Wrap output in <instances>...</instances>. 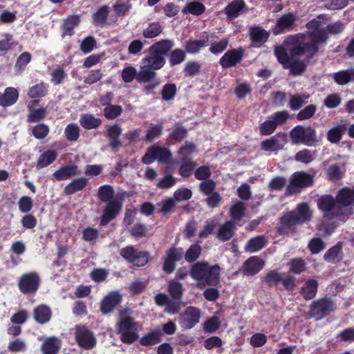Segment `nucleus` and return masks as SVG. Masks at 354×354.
<instances>
[{"label":"nucleus","mask_w":354,"mask_h":354,"mask_svg":"<svg viewBox=\"0 0 354 354\" xmlns=\"http://www.w3.org/2000/svg\"><path fill=\"white\" fill-rule=\"evenodd\" d=\"M284 68H289L292 74L297 75L301 74L305 70L306 65L302 61L290 59L288 61V64H286Z\"/></svg>","instance_id":"8fccbe9b"},{"label":"nucleus","mask_w":354,"mask_h":354,"mask_svg":"<svg viewBox=\"0 0 354 354\" xmlns=\"http://www.w3.org/2000/svg\"><path fill=\"white\" fill-rule=\"evenodd\" d=\"M308 248L311 254H317L325 248V244L320 238H313L309 241Z\"/></svg>","instance_id":"6e6d98bb"},{"label":"nucleus","mask_w":354,"mask_h":354,"mask_svg":"<svg viewBox=\"0 0 354 354\" xmlns=\"http://www.w3.org/2000/svg\"><path fill=\"white\" fill-rule=\"evenodd\" d=\"M307 28L313 29L309 31L307 37H292L289 39L290 42L298 43L292 49L293 55H304L307 58L312 57L317 51L319 44L325 43L327 39V32L337 35L344 30V25L340 21L329 24L326 28L320 27V21L313 20L308 23Z\"/></svg>","instance_id":"f257e3e1"},{"label":"nucleus","mask_w":354,"mask_h":354,"mask_svg":"<svg viewBox=\"0 0 354 354\" xmlns=\"http://www.w3.org/2000/svg\"><path fill=\"white\" fill-rule=\"evenodd\" d=\"M309 94L306 93L291 95L289 98V106L292 110H299L308 102Z\"/></svg>","instance_id":"473e14b6"},{"label":"nucleus","mask_w":354,"mask_h":354,"mask_svg":"<svg viewBox=\"0 0 354 354\" xmlns=\"http://www.w3.org/2000/svg\"><path fill=\"white\" fill-rule=\"evenodd\" d=\"M117 333L121 342L126 344H131L139 338L138 323L132 317L127 315V310H120L119 312Z\"/></svg>","instance_id":"20e7f679"},{"label":"nucleus","mask_w":354,"mask_h":354,"mask_svg":"<svg viewBox=\"0 0 354 354\" xmlns=\"http://www.w3.org/2000/svg\"><path fill=\"white\" fill-rule=\"evenodd\" d=\"M122 78L125 83H130L136 79L140 83H150V82H142L138 80L139 71L132 66H128L122 71Z\"/></svg>","instance_id":"4c0bfd02"},{"label":"nucleus","mask_w":354,"mask_h":354,"mask_svg":"<svg viewBox=\"0 0 354 354\" xmlns=\"http://www.w3.org/2000/svg\"><path fill=\"white\" fill-rule=\"evenodd\" d=\"M21 224L24 228L32 230L36 227L37 220L33 214H26L21 219Z\"/></svg>","instance_id":"0e129e2a"},{"label":"nucleus","mask_w":354,"mask_h":354,"mask_svg":"<svg viewBox=\"0 0 354 354\" xmlns=\"http://www.w3.org/2000/svg\"><path fill=\"white\" fill-rule=\"evenodd\" d=\"M221 326V321L217 316H212L203 323V329L206 333H214Z\"/></svg>","instance_id":"49530a36"},{"label":"nucleus","mask_w":354,"mask_h":354,"mask_svg":"<svg viewBox=\"0 0 354 354\" xmlns=\"http://www.w3.org/2000/svg\"><path fill=\"white\" fill-rule=\"evenodd\" d=\"M106 205L103 209V214L100 217V225L106 226L111 221L115 219L121 213L123 206V198L120 196H115V199L105 203Z\"/></svg>","instance_id":"f8f14e48"},{"label":"nucleus","mask_w":354,"mask_h":354,"mask_svg":"<svg viewBox=\"0 0 354 354\" xmlns=\"http://www.w3.org/2000/svg\"><path fill=\"white\" fill-rule=\"evenodd\" d=\"M109 14L108 6L101 7L93 15L94 23L100 26H103L106 24L107 16Z\"/></svg>","instance_id":"c03bdc74"},{"label":"nucleus","mask_w":354,"mask_h":354,"mask_svg":"<svg viewBox=\"0 0 354 354\" xmlns=\"http://www.w3.org/2000/svg\"><path fill=\"white\" fill-rule=\"evenodd\" d=\"M29 114L27 121L29 122H37L46 118L48 111L46 108L33 109L30 104L28 105Z\"/></svg>","instance_id":"58836bf2"},{"label":"nucleus","mask_w":354,"mask_h":354,"mask_svg":"<svg viewBox=\"0 0 354 354\" xmlns=\"http://www.w3.org/2000/svg\"><path fill=\"white\" fill-rule=\"evenodd\" d=\"M52 312L50 308L46 305H39L35 308L33 310V317L35 320L44 324L48 322L51 318Z\"/></svg>","instance_id":"393cba45"},{"label":"nucleus","mask_w":354,"mask_h":354,"mask_svg":"<svg viewBox=\"0 0 354 354\" xmlns=\"http://www.w3.org/2000/svg\"><path fill=\"white\" fill-rule=\"evenodd\" d=\"M66 139L69 141H76L80 136V127L77 124L71 123L64 130Z\"/></svg>","instance_id":"3c124183"},{"label":"nucleus","mask_w":354,"mask_h":354,"mask_svg":"<svg viewBox=\"0 0 354 354\" xmlns=\"http://www.w3.org/2000/svg\"><path fill=\"white\" fill-rule=\"evenodd\" d=\"M80 123L85 129H92L98 127L102 123V120L91 114H82L80 118Z\"/></svg>","instance_id":"2f4dec72"},{"label":"nucleus","mask_w":354,"mask_h":354,"mask_svg":"<svg viewBox=\"0 0 354 354\" xmlns=\"http://www.w3.org/2000/svg\"><path fill=\"white\" fill-rule=\"evenodd\" d=\"M313 183V177L310 174L304 171L295 172L291 176L290 182L286 190L290 194H293L296 192L295 188L307 187Z\"/></svg>","instance_id":"ddd939ff"},{"label":"nucleus","mask_w":354,"mask_h":354,"mask_svg":"<svg viewBox=\"0 0 354 354\" xmlns=\"http://www.w3.org/2000/svg\"><path fill=\"white\" fill-rule=\"evenodd\" d=\"M276 129V125L269 116L268 120L260 125L259 131L261 135L269 136L273 133Z\"/></svg>","instance_id":"052dcab7"},{"label":"nucleus","mask_w":354,"mask_h":354,"mask_svg":"<svg viewBox=\"0 0 354 354\" xmlns=\"http://www.w3.org/2000/svg\"><path fill=\"white\" fill-rule=\"evenodd\" d=\"M206 196L207 198L205 199V202L210 208H215L218 207L222 201L221 196L217 192H214Z\"/></svg>","instance_id":"69168bd1"},{"label":"nucleus","mask_w":354,"mask_h":354,"mask_svg":"<svg viewBox=\"0 0 354 354\" xmlns=\"http://www.w3.org/2000/svg\"><path fill=\"white\" fill-rule=\"evenodd\" d=\"M342 247L339 243L328 249L324 255V259L327 262L335 263L341 259Z\"/></svg>","instance_id":"f704fd0d"},{"label":"nucleus","mask_w":354,"mask_h":354,"mask_svg":"<svg viewBox=\"0 0 354 354\" xmlns=\"http://www.w3.org/2000/svg\"><path fill=\"white\" fill-rule=\"evenodd\" d=\"M122 295L118 290L109 292L100 302V310L104 315H108L121 304Z\"/></svg>","instance_id":"4468645a"},{"label":"nucleus","mask_w":354,"mask_h":354,"mask_svg":"<svg viewBox=\"0 0 354 354\" xmlns=\"http://www.w3.org/2000/svg\"><path fill=\"white\" fill-rule=\"evenodd\" d=\"M18 91L16 88L8 87L4 93H0V105L8 106L15 104L18 99Z\"/></svg>","instance_id":"c85d7f7f"},{"label":"nucleus","mask_w":354,"mask_h":354,"mask_svg":"<svg viewBox=\"0 0 354 354\" xmlns=\"http://www.w3.org/2000/svg\"><path fill=\"white\" fill-rule=\"evenodd\" d=\"M168 292L174 300H180L183 297V286L181 283L173 279L169 282Z\"/></svg>","instance_id":"ea45409f"},{"label":"nucleus","mask_w":354,"mask_h":354,"mask_svg":"<svg viewBox=\"0 0 354 354\" xmlns=\"http://www.w3.org/2000/svg\"><path fill=\"white\" fill-rule=\"evenodd\" d=\"M162 336L160 330H153L141 337L140 344L144 346L155 345L162 341Z\"/></svg>","instance_id":"c9c22d12"},{"label":"nucleus","mask_w":354,"mask_h":354,"mask_svg":"<svg viewBox=\"0 0 354 354\" xmlns=\"http://www.w3.org/2000/svg\"><path fill=\"white\" fill-rule=\"evenodd\" d=\"M241 53L236 50L227 52L220 59V64L224 68H228L236 65L241 59Z\"/></svg>","instance_id":"bb28decb"},{"label":"nucleus","mask_w":354,"mask_h":354,"mask_svg":"<svg viewBox=\"0 0 354 354\" xmlns=\"http://www.w3.org/2000/svg\"><path fill=\"white\" fill-rule=\"evenodd\" d=\"M33 207L32 199L28 196H21L18 201V207L21 213L28 214Z\"/></svg>","instance_id":"603ef678"},{"label":"nucleus","mask_w":354,"mask_h":354,"mask_svg":"<svg viewBox=\"0 0 354 354\" xmlns=\"http://www.w3.org/2000/svg\"><path fill=\"white\" fill-rule=\"evenodd\" d=\"M235 224L232 221H226L218 230L217 238L221 241H229L234 234Z\"/></svg>","instance_id":"c756f323"},{"label":"nucleus","mask_w":354,"mask_h":354,"mask_svg":"<svg viewBox=\"0 0 354 354\" xmlns=\"http://www.w3.org/2000/svg\"><path fill=\"white\" fill-rule=\"evenodd\" d=\"M121 134L122 129L117 124L109 127L107 129V135L110 139V145L113 148V153H115L117 149L121 146V142L119 140Z\"/></svg>","instance_id":"a878e982"},{"label":"nucleus","mask_w":354,"mask_h":354,"mask_svg":"<svg viewBox=\"0 0 354 354\" xmlns=\"http://www.w3.org/2000/svg\"><path fill=\"white\" fill-rule=\"evenodd\" d=\"M333 79L339 85H345L351 81H354V68L335 73Z\"/></svg>","instance_id":"72a5a7b5"},{"label":"nucleus","mask_w":354,"mask_h":354,"mask_svg":"<svg viewBox=\"0 0 354 354\" xmlns=\"http://www.w3.org/2000/svg\"><path fill=\"white\" fill-rule=\"evenodd\" d=\"M267 241L263 236H257L250 239L246 245L245 250L251 253L257 252L263 248L266 245Z\"/></svg>","instance_id":"7c9ffc66"},{"label":"nucleus","mask_w":354,"mask_h":354,"mask_svg":"<svg viewBox=\"0 0 354 354\" xmlns=\"http://www.w3.org/2000/svg\"><path fill=\"white\" fill-rule=\"evenodd\" d=\"M122 111V108L119 105H108L104 109V116L109 120H113L118 117Z\"/></svg>","instance_id":"13d9d810"},{"label":"nucleus","mask_w":354,"mask_h":354,"mask_svg":"<svg viewBox=\"0 0 354 354\" xmlns=\"http://www.w3.org/2000/svg\"><path fill=\"white\" fill-rule=\"evenodd\" d=\"M162 132V127L160 124L152 125L147 131L144 138L147 142H152L154 139L158 138Z\"/></svg>","instance_id":"680f3d73"},{"label":"nucleus","mask_w":354,"mask_h":354,"mask_svg":"<svg viewBox=\"0 0 354 354\" xmlns=\"http://www.w3.org/2000/svg\"><path fill=\"white\" fill-rule=\"evenodd\" d=\"M245 10L246 6L243 0H233L225 7V13L227 19H233L243 14Z\"/></svg>","instance_id":"5701e85b"},{"label":"nucleus","mask_w":354,"mask_h":354,"mask_svg":"<svg viewBox=\"0 0 354 354\" xmlns=\"http://www.w3.org/2000/svg\"><path fill=\"white\" fill-rule=\"evenodd\" d=\"M244 214L245 207L241 202L236 203L230 208V217L235 221H239Z\"/></svg>","instance_id":"4d7b16f0"},{"label":"nucleus","mask_w":354,"mask_h":354,"mask_svg":"<svg viewBox=\"0 0 354 354\" xmlns=\"http://www.w3.org/2000/svg\"><path fill=\"white\" fill-rule=\"evenodd\" d=\"M162 31V26L158 23H152L143 30V36L151 39L158 36Z\"/></svg>","instance_id":"09e8293b"},{"label":"nucleus","mask_w":354,"mask_h":354,"mask_svg":"<svg viewBox=\"0 0 354 354\" xmlns=\"http://www.w3.org/2000/svg\"><path fill=\"white\" fill-rule=\"evenodd\" d=\"M336 309V304L334 300L330 297L325 296L318 298L311 302L308 307V315L319 321L328 316Z\"/></svg>","instance_id":"423d86ee"},{"label":"nucleus","mask_w":354,"mask_h":354,"mask_svg":"<svg viewBox=\"0 0 354 354\" xmlns=\"http://www.w3.org/2000/svg\"><path fill=\"white\" fill-rule=\"evenodd\" d=\"M268 32L259 27L252 28L250 30V37L254 42L264 43L268 39Z\"/></svg>","instance_id":"37998d69"},{"label":"nucleus","mask_w":354,"mask_h":354,"mask_svg":"<svg viewBox=\"0 0 354 354\" xmlns=\"http://www.w3.org/2000/svg\"><path fill=\"white\" fill-rule=\"evenodd\" d=\"M97 196L102 203L111 201L115 199L114 189L111 185H102L98 188Z\"/></svg>","instance_id":"e433bc0d"},{"label":"nucleus","mask_w":354,"mask_h":354,"mask_svg":"<svg viewBox=\"0 0 354 354\" xmlns=\"http://www.w3.org/2000/svg\"><path fill=\"white\" fill-rule=\"evenodd\" d=\"M48 93V84L41 82L31 86L28 95L31 98H41L44 97Z\"/></svg>","instance_id":"a19ab883"},{"label":"nucleus","mask_w":354,"mask_h":354,"mask_svg":"<svg viewBox=\"0 0 354 354\" xmlns=\"http://www.w3.org/2000/svg\"><path fill=\"white\" fill-rule=\"evenodd\" d=\"M283 276V274L279 272L277 270H272L263 277L262 281L270 287H277L281 282L283 289L287 291H292L296 287L295 277L290 275Z\"/></svg>","instance_id":"6e6552de"},{"label":"nucleus","mask_w":354,"mask_h":354,"mask_svg":"<svg viewBox=\"0 0 354 354\" xmlns=\"http://www.w3.org/2000/svg\"><path fill=\"white\" fill-rule=\"evenodd\" d=\"M338 207H348L354 204V192L351 188L344 187L340 189L335 196Z\"/></svg>","instance_id":"412c9836"},{"label":"nucleus","mask_w":354,"mask_h":354,"mask_svg":"<svg viewBox=\"0 0 354 354\" xmlns=\"http://www.w3.org/2000/svg\"><path fill=\"white\" fill-rule=\"evenodd\" d=\"M49 133V127L43 123L38 124L32 128V136L38 140L45 138Z\"/></svg>","instance_id":"864d4df0"},{"label":"nucleus","mask_w":354,"mask_h":354,"mask_svg":"<svg viewBox=\"0 0 354 354\" xmlns=\"http://www.w3.org/2000/svg\"><path fill=\"white\" fill-rule=\"evenodd\" d=\"M199 321V310L193 306H189L185 313L180 315L179 324L184 329H190Z\"/></svg>","instance_id":"dca6fc26"},{"label":"nucleus","mask_w":354,"mask_h":354,"mask_svg":"<svg viewBox=\"0 0 354 354\" xmlns=\"http://www.w3.org/2000/svg\"><path fill=\"white\" fill-rule=\"evenodd\" d=\"M82 174L78 166L75 163L70 162L66 165L61 166L53 173V177L59 181L66 180L73 176Z\"/></svg>","instance_id":"f3484780"},{"label":"nucleus","mask_w":354,"mask_h":354,"mask_svg":"<svg viewBox=\"0 0 354 354\" xmlns=\"http://www.w3.org/2000/svg\"><path fill=\"white\" fill-rule=\"evenodd\" d=\"M61 341L55 336H50L45 339L41 345L42 354H58L61 348Z\"/></svg>","instance_id":"b1692460"},{"label":"nucleus","mask_w":354,"mask_h":354,"mask_svg":"<svg viewBox=\"0 0 354 354\" xmlns=\"http://www.w3.org/2000/svg\"><path fill=\"white\" fill-rule=\"evenodd\" d=\"M306 270V263L301 258L292 259L290 262L289 272L295 274H299Z\"/></svg>","instance_id":"79ce46f5"},{"label":"nucleus","mask_w":354,"mask_h":354,"mask_svg":"<svg viewBox=\"0 0 354 354\" xmlns=\"http://www.w3.org/2000/svg\"><path fill=\"white\" fill-rule=\"evenodd\" d=\"M194 168V163L190 159L184 160L179 169V174L183 177L192 175Z\"/></svg>","instance_id":"774afa93"},{"label":"nucleus","mask_w":354,"mask_h":354,"mask_svg":"<svg viewBox=\"0 0 354 354\" xmlns=\"http://www.w3.org/2000/svg\"><path fill=\"white\" fill-rule=\"evenodd\" d=\"M296 16L292 13L283 15L277 21L273 32L275 35H279L284 32L290 31L293 29Z\"/></svg>","instance_id":"6ab92c4d"},{"label":"nucleus","mask_w":354,"mask_h":354,"mask_svg":"<svg viewBox=\"0 0 354 354\" xmlns=\"http://www.w3.org/2000/svg\"><path fill=\"white\" fill-rule=\"evenodd\" d=\"M221 267L201 261V285L216 287L220 283Z\"/></svg>","instance_id":"1a4fd4ad"},{"label":"nucleus","mask_w":354,"mask_h":354,"mask_svg":"<svg viewBox=\"0 0 354 354\" xmlns=\"http://www.w3.org/2000/svg\"><path fill=\"white\" fill-rule=\"evenodd\" d=\"M41 278L36 272L22 274L18 281L19 291L24 295H34L39 288Z\"/></svg>","instance_id":"9b49d317"},{"label":"nucleus","mask_w":354,"mask_h":354,"mask_svg":"<svg viewBox=\"0 0 354 354\" xmlns=\"http://www.w3.org/2000/svg\"><path fill=\"white\" fill-rule=\"evenodd\" d=\"M336 227L335 223H322L317 226V230L320 236L326 237L331 235Z\"/></svg>","instance_id":"bf43d9fd"},{"label":"nucleus","mask_w":354,"mask_h":354,"mask_svg":"<svg viewBox=\"0 0 354 354\" xmlns=\"http://www.w3.org/2000/svg\"><path fill=\"white\" fill-rule=\"evenodd\" d=\"M290 136L295 144L313 147L318 142L317 131L310 126L297 125L290 131Z\"/></svg>","instance_id":"0eeeda50"},{"label":"nucleus","mask_w":354,"mask_h":354,"mask_svg":"<svg viewBox=\"0 0 354 354\" xmlns=\"http://www.w3.org/2000/svg\"><path fill=\"white\" fill-rule=\"evenodd\" d=\"M287 142V135L278 133L274 136L261 142V147L265 151L277 152L283 149Z\"/></svg>","instance_id":"2eb2a0df"},{"label":"nucleus","mask_w":354,"mask_h":354,"mask_svg":"<svg viewBox=\"0 0 354 354\" xmlns=\"http://www.w3.org/2000/svg\"><path fill=\"white\" fill-rule=\"evenodd\" d=\"M317 106L314 104L306 106L297 114V119L299 121L311 118L315 113Z\"/></svg>","instance_id":"5fc2aeb1"},{"label":"nucleus","mask_w":354,"mask_h":354,"mask_svg":"<svg viewBox=\"0 0 354 354\" xmlns=\"http://www.w3.org/2000/svg\"><path fill=\"white\" fill-rule=\"evenodd\" d=\"M223 340L218 336H212L203 342V346L207 350H212L215 348H220L223 345Z\"/></svg>","instance_id":"338daca9"},{"label":"nucleus","mask_w":354,"mask_h":354,"mask_svg":"<svg viewBox=\"0 0 354 354\" xmlns=\"http://www.w3.org/2000/svg\"><path fill=\"white\" fill-rule=\"evenodd\" d=\"M75 340L78 346L85 350H90L96 345V339L89 330L77 331L75 334Z\"/></svg>","instance_id":"a211bd4d"},{"label":"nucleus","mask_w":354,"mask_h":354,"mask_svg":"<svg viewBox=\"0 0 354 354\" xmlns=\"http://www.w3.org/2000/svg\"><path fill=\"white\" fill-rule=\"evenodd\" d=\"M79 18L76 16H72L65 20L63 25V36H71L74 33V28L79 24Z\"/></svg>","instance_id":"a18cd8bd"},{"label":"nucleus","mask_w":354,"mask_h":354,"mask_svg":"<svg viewBox=\"0 0 354 354\" xmlns=\"http://www.w3.org/2000/svg\"><path fill=\"white\" fill-rule=\"evenodd\" d=\"M318 209L323 212V217L326 219L338 218L346 221L347 216L343 212L341 207H338L336 198L330 194H324L317 201Z\"/></svg>","instance_id":"39448f33"},{"label":"nucleus","mask_w":354,"mask_h":354,"mask_svg":"<svg viewBox=\"0 0 354 354\" xmlns=\"http://www.w3.org/2000/svg\"><path fill=\"white\" fill-rule=\"evenodd\" d=\"M88 184V180L85 177L73 179L64 189L66 195H72L84 189Z\"/></svg>","instance_id":"cd10ccee"},{"label":"nucleus","mask_w":354,"mask_h":354,"mask_svg":"<svg viewBox=\"0 0 354 354\" xmlns=\"http://www.w3.org/2000/svg\"><path fill=\"white\" fill-rule=\"evenodd\" d=\"M345 130L343 125H337L330 129L327 133L328 140L333 143L338 142Z\"/></svg>","instance_id":"de8ad7c7"},{"label":"nucleus","mask_w":354,"mask_h":354,"mask_svg":"<svg viewBox=\"0 0 354 354\" xmlns=\"http://www.w3.org/2000/svg\"><path fill=\"white\" fill-rule=\"evenodd\" d=\"M312 216L309 205L306 203H299L295 209L284 213L280 218L277 232L280 235H294L297 232V226L309 222Z\"/></svg>","instance_id":"7ed1b4c3"},{"label":"nucleus","mask_w":354,"mask_h":354,"mask_svg":"<svg viewBox=\"0 0 354 354\" xmlns=\"http://www.w3.org/2000/svg\"><path fill=\"white\" fill-rule=\"evenodd\" d=\"M173 44L170 40L163 39L150 46L149 54L142 60L140 67L138 80L142 82H150L147 88H153L159 84V81L155 79V71L162 68L165 64V55L172 48Z\"/></svg>","instance_id":"f03ea898"},{"label":"nucleus","mask_w":354,"mask_h":354,"mask_svg":"<svg viewBox=\"0 0 354 354\" xmlns=\"http://www.w3.org/2000/svg\"><path fill=\"white\" fill-rule=\"evenodd\" d=\"M264 264V261L260 257H251L244 262L243 272L246 275H255L263 269Z\"/></svg>","instance_id":"aec40b11"},{"label":"nucleus","mask_w":354,"mask_h":354,"mask_svg":"<svg viewBox=\"0 0 354 354\" xmlns=\"http://www.w3.org/2000/svg\"><path fill=\"white\" fill-rule=\"evenodd\" d=\"M319 283L315 279H308L301 288L300 295L306 301L315 298L318 291Z\"/></svg>","instance_id":"4be33fe9"},{"label":"nucleus","mask_w":354,"mask_h":354,"mask_svg":"<svg viewBox=\"0 0 354 354\" xmlns=\"http://www.w3.org/2000/svg\"><path fill=\"white\" fill-rule=\"evenodd\" d=\"M120 255L127 262L137 267H142L147 265L150 256L148 252L138 251L132 245L121 248Z\"/></svg>","instance_id":"9d476101"},{"label":"nucleus","mask_w":354,"mask_h":354,"mask_svg":"<svg viewBox=\"0 0 354 354\" xmlns=\"http://www.w3.org/2000/svg\"><path fill=\"white\" fill-rule=\"evenodd\" d=\"M187 136V130L180 124H177L171 129L169 136L176 140H181Z\"/></svg>","instance_id":"e2e57ef3"}]
</instances>
